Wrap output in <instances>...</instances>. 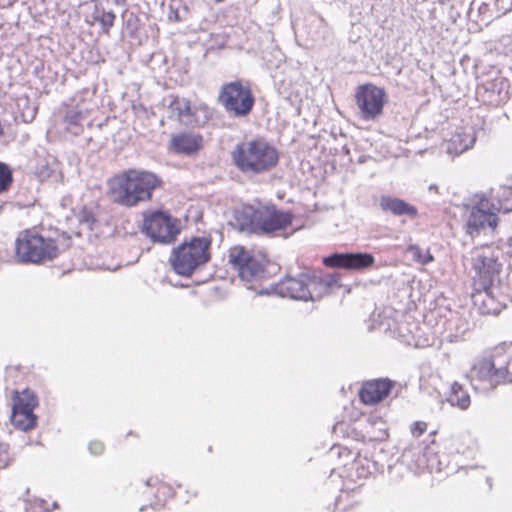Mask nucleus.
I'll list each match as a JSON object with an SVG mask.
<instances>
[{
  "instance_id": "f257e3e1",
  "label": "nucleus",
  "mask_w": 512,
  "mask_h": 512,
  "mask_svg": "<svg viewBox=\"0 0 512 512\" xmlns=\"http://www.w3.org/2000/svg\"><path fill=\"white\" fill-rule=\"evenodd\" d=\"M108 185L114 203L132 208L152 201L154 193L163 188L164 181L153 171L130 168L113 176Z\"/></svg>"
},
{
  "instance_id": "f03ea898",
  "label": "nucleus",
  "mask_w": 512,
  "mask_h": 512,
  "mask_svg": "<svg viewBox=\"0 0 512 512\" xmlns=\"http://www.w3.org/2000/svg\"><path fill=\"white\" fill-rule=\"evenodd\" d=\"M468 378L475 389H494L512 383V345L495 347L470 368Z\"/></svg>"
},
{
  "instance_id": "7ed1b4c3",
  "label": "nucleus",
  "mask_w": 512,
  "mask_h": 512,
  "mask_svg": "<svg viewBox=\"0 0 512 512\" xmlns=\"http://www.w3.org/2000/svg\"><path fill=\"white\" fill-rule=\"evenodd\" d=\"M228 263L249 288H256L270 278L271 259L264 248L233 245L228 250Z\"/></svg>"
},
{
  "instance_id": "20e7f679",
  "label": "nucleus",
  "mask_w": 512,
  "mask_h": 512,
  "mask_svg": "<svg viewBox=\"0 0 512 512\" xmlns=\"http://www.w3.org/2000/svg\"><path fill=\"white\" fill-rule=\"evenodd\" d=\"M231 159L243 174L260 175L277 166L279 153L267 141L252 139L238 143L231 151Z\"/></svg>"
},
{
  "instance_id": "39448f33",
  "label": "nucleus",
  "mask_w": 512,
  "mask_h": 512,
  "mask_svg": "<svg viewBox=\"0 0 512 512\" xmlns=\"http://www.w3.org/2000/svg\"><path fill=\"white\" fill-rule=\"evenodd\" d=\"M59 236H44L34 228L25 229L16 238V256L23 263L43 264L52 261L61 253Z\"/></svg>"
},
{
  "instance_id": "423d86ee",
  "label": "nucleus",
  "mask_w": 512,
  "mask_h": 512,
  "mask_svg": "<svg viewBox=\"0 0 512 512\" xmlns=\"http://www.w3.org/2000/svg\"><path fill=\"white\" fill-rule=\"evenodd\" d=\"M211 245V237L202 236L192 237L176 246L170 258L174 271L184 277L191 276L195 270L210 261Z\"/></svg>"
},
{
  "instance_id": "0eeeda50",
  "label": "nucleus",
  "mask_w": 512,
  "mask_h": 512,
  "mask_svg": "<svg viewBox=\"0 0 512 512\" xmlns=\"http://www.w3.org/2000/svg\"><path fill=\"white\" fill-rule=\"evenodd\" d=\"M181 230L180 220L168 210L149 209L142 213L141 232L154 243L170 245L177 240Z\"/></svg>"
},
{
  "instance_id": "6e6552de",
  "label": "nucleus",
  "mask_w": 512,
  "mask_h": 512,
  "mask_svg": "<svg viewBox=\"0 0 512 512\" xmlns=\"http://www.w3.org/2000/svg\"><path fill=\"white\" fill-rule=\"evenodd\" d=\"M218 102L227 113L235 117H246L253 110L255 97L249 82L235 80L221 86Z\"/></svg>"
},
{
  "instance_id": "1a4fd4ad",
  "label": "nucleus",
  "mask_w": 512,
  "mask_h": 512,
  "mask_svg": "<svg viewBox=\"0 0 512 512\" xmlns=\"http://www.w3.org/2000/svg\"><path fill=\"white\" fill-rule=\"evenodd\" d=\"M294 215L290 211L277 209L274 205H264L255 209L250 225L254 232L275 233L292 226Z\"/></svg>"
},
{
  "instance_id": "9d476101",
  "label": "nucleus",
  "mask_w": 512,
  "mask_h": 512,
  "mask_svg": "<svg viewBox=\"0 0 512 512\" xmlns=\"http://www.w3.org/2000/svg\"><path fill=\"white\" fill-rule=\"evenodd\" d=\"M11 421L20 430L28 431L36 427L37 416L34 409L38 406L36 394L25 389L21 392L14 391Z\"/></svg>"
},
{
  "instance_id": "9b49d317",
  "label": "nucleus",
  "mask_w": 512,
  "mask_h": 512,
  "mask_svg": "<svg viewBox=\"0 0 512 512\" xmlns=\"http://www.w3.org/2000/svg\"><path fill=\"white\" fill-rule=\"evenodd\" d=\"M354 98L360 117L367 121L377 119L383 113L387 101L384 89L371 83L358 86Z\"/></svg>"
},
{
  "instance_id": "f8f14e48",
  "label": "nucleus",
  "mask_w": 512,
  "mask_h": 512,
  "mask_svg": "<svg viewBox=\"0 0 512 512\" xmlns=\"http://www.w3.org/2000/svg\"><path fill=\"white\" fill-rule=\"evenodd\" d=\"M171 107L178 119L187 126L204 127L213 119L214 109L204 102L192 103L186 98H176L172 101Z\"/></svg>"
},
{
  "instance_id": "ddd939ff",
  "label": "nucleus",
  "mask_w": 512,
  "mask_h": 512,
  "mask_svg": "<svg viewBox=\"0 0 512 512\" xmlns=\"http://www.w3.org/2000/svg\"><path fill=\"white\" fill-rule=\"evenodd\" d=\"M318 285L317 278L308 274H300L298 277L287 276L276 287L278 294L296 300H313V291Z\"/></svg>"
},
{
  "instance_id": "4468645a",
  "label": "nucleus",
  "mask_w": 512,
  "mask_h": 512,
  "mask_svg": "<svg viewBox=\"0 0 512 512\" xmlns=\"http://www.w3.org/2000/svg\"><path fill=\"white\" fill-rule=\"evenodd\" d=\"M375 263V258L370 253H335L323 259V264L329 268L346 270H364Z\"/></svg>"
},
{
  "instance_id": "2eb2a0df",
  "label": "nucleus",
  "mask_w": 512,
  "mask_h": 512,
  "mask_svg": "<svg viewBox=\"0 0 512 512\" xmlns=\"http://www.w3.org/2000/svg\"><path fill=\"white\" fill-rule=\"evenodd\" d=\"M471 299L477 311L483 315H497L505 307L504 298L499 289H472Z\"/></svg>"
},
{
  "instance_id": "dca6fc26",
  "label": "nucleus",
  "mask_w": 512,
  "mask_h": 512,
  "mask_svg": "<svg viewBox=\"0 0 512 512\" xmlns=\"http://www.w3.org/2000/svg\"><path fill=\"white\" fill-rule=\"evenodd\" d=\"M497 225L496 213L490 210L487 201L482 200L472 207L466 222V232L473 235L485 227H490L494 231Z\"/></svg>"
},
{
  "instance_id": "f3484780",
  "label": "nucleus",
  "mask_w": 512,
  "mask_h": 512,
  "mask_svg": "<svg viewBox=\"0 0 512 512\" xmlns=\"http://www.w3.org/2000/svg\"><path fill=\"white\" fill-rule=\"evenodd\" d=\"M168 147L177 155L194 156L203 149L204 139L199 133L179 132L171 136Z\"/></svg>"
},
{
  "instance_id": "a211bd4d",
  "label": "nucleus",
  "mask_w": 512,
  "mask_h": 512,
  "mask_svg": "<svg viewBox=\"0 0 512 512\" xmlns=\"http://www.w3.org/2000/svg\"><path fill=\"white\" fill-rule=\"evenodd\" d=\"M392 387V382L385 379L366 381L362 384L358 395L363 404L377 405L388 397Z\"/></svg>"
},
{
  "instance_id": "6ab92c4d",
  "label": "nucleus",
  "mask_w": 512,
  "mask_h": 512,
  "mask_svg": "<svg viewBox=\"0 0 512 512\" xmlns=\"http://www.w3.org/2000/svg\"><path fill=\"white\" fill-rule=\"evenodd\" d=\"M472 262L477 265V268L480 269L481 267L482 270L496 276H499L502 270V263L499 261L498 251L488 245L474 249Z\"/></svg>"
},
{
  "instance_id": "aec40b11",
  "label": "nucleus",
  "mask_w": 512,
  "mask_h": 512,
  "mask_svg": "<svg viewBox=\"0 0 512 512\" xmlns=\"http://www.w3.org/2000/svg\"><path fill=\"white\" fill-rule=\"evenodd\" d=\"M379 205L383 212H390L395 216H407L412 219L418 216V210L414 205L397 197L381 196Z\"/></svg>"
},
{
  "instance_id": "412c9836",
  "label": "nucleus",
  "mask_w": 512,
  "mask_h": 512,
  "mask_svg": "<svg viewBox=\"0 0 512 512\" xmlns=\"http://www.w3.org/2000/svg\"><path fill=\"white\" fill-rule=\"evenodd\" d=\"M476 141L473 133L461 131L455 133L446 143V151L449 155L459 156L471 149Z\"/></svg>"
},
{
  "instance_id": "4be33fe9",
  "label": "nucleus",
  "mask_w": 512,
  "mask_h": 512,
  "mask_svg": "<svg viewBox=\"0 0 512 512\" xmlns=\"http://www.w3.org/2000/svg\"><path fill=\"white\" fill-rule=\"evenodd\" d=\"M150 493L154 496L157 503H164L175 494L174 485L164 478L157 476L150 477L147 481Z\"/></svg>"
},
{
  "instance_id": "5701e85b",
  "label": "nucleus",
  "mask_w": 512,
  "mask_h": 512,
  "mask_svg": "<svg viewBox=\"0 0 512 512\" xmlns=\"http://www.w3.org/2000/svg\"><path fill=\"white\" fill-rule=\"evenodd\" d=\"M447 401L454 407L466 410L471 404V397L462 384L454 382L447 395Z\"/></svg>"
},
{
  "instance_id": "b1692460",
  "label": "nucleus",
  "mask_w": 512,
  "mask_h": 512,
  "mask_svg": "<svg viewBox=\"0 0 512 512\" xmlns=\"http://www.w3.org/2000/svg\"><path fill=\"white\" fill-rule=\"evenodd\" d=\"M472 269L474 271V275L472 277V289H491L495 286V282L499 279V276L488 273L487 271L482 270L480 267L477 268V265L472 262Z\"/></svg>"
},
{
  "instance_id": "393cba45",
  "label": "nucleus",
  "mask_w": 512,
  "mask_h": 512,
  "mask_svg": "<svg viewBox=\"0 0 512 512\" xmlns=\"http://www.w3.org/2000/svg\"><path fill=\"white\" fill-rule=\"evenodd\" d=\"M346 470V476L352 480L366 479L370 475L368 460L366 458H361L358 453L355 455Z\"/></svg>"
},
{
  "instance_id": "a878e982",
  "label": "nucleus",
  "mask_w": 512,
  "mask_h": 512,
  "mask_svg": "<svg viewBox=\"0 0 512 512\" xmlns=\"http://www.w3.org/2000/svg\"><path fill=\"white\" fill-rule=\"evenodd\" d=\"M357 453L342 445H333L330 455L337 459L338 469H347Z\"/></svg>"
},
{
  "instance_id": "bb28decb",
  "label": "nucleus",
  "mask_w": 512,
  "mask_h": 512,
  "mask_svg": "<svg viewBox=\"0 0 512 512\" xmlns=\"http://www.w3.org/2000/svg\"><path fill=\"white\" fill-rule=\"evenodd\" d=\"M14 177L11 167L0 161V195L7 193L13 185Z\"/></svg>"
},
{
  "instance_id": "cd10ccee",
  "label": "nucleus",
  "mask_w": 512,
  "mask_h": 512,
  "mask_svg": "<svg viewBox=\"0 0 512 512\" xmlns=\"http://www.w3.org/2000/svg\"><path fill=\"white\" fill-rule=\"evenodd\" d=\"M428 429V423L425 421H415L410 425V433L413 437L419 438Z\"/></svg>"
},
{
  "instance_id": "c85d7f7f",
  "label": "nucleus",
  "mask_w": 512,
  "mask_h": 512,
  "mask_svg": "<svg viewBox=\"0 0 512 512\" xmlns=\"http://www.w3.org/2000/svg\"><path fill=\"white\" fill-rule=\"evenodd\" d=\"M84 119V114L81 111H70L65 116V122L69 125H80Z\"/></svg>"
},
{
  "instance_id": "c756f323",
  "label": "nucleus",
  "mask_w": 512,
  "mask_h": 512,
  "mask_svg": "<svg viewBox=\"0 0 512 512\" xmlns=\"http://www.w3.org/2000/svg\"><path fill=\"white\" fill-rule=\"evenodd\" d=\"M88 449L92 455L100 456L105 451V445L100 440H92L88 445Z\"/></svg>"
},
{
  "instance_id": "7c9ffc66",
  "label": "nucleus",
  "mask_w": 512,
  "mask_h": 512,
  "mask_svg": "<svg viewBox=\"0 0 512 512\" xmlns=\"http://www.w3.org/2000/svg\"><path fill=\"white\" fill-rule=\"evenodd\" d=\"M410 250L413 251L415 258L420 261L422 264H427L433 261V256L429 253H426L424 256L421 255L422 251L418 246H411Z\"/></svg>"
},
{
  "instance_id": "2f4dec72",
  "label": "nucleus",
  "mask_w": 512,
  "mask_h": 512,
  "mask_svg": "<svg viewBox=\"0 0 512 512\" xmlns=\"http://www.w3.org/2000/svg\"><path fill=\"white\" fill-rule=\"evenodd\" d=\"M115 20V15L112 12H103L100 18V22L104 30H108Z\"/></svg>"
},
{
  "instance_id": "473e14b6",
  "label": "nucleus",
  "mask_w": 512,
  "mask_h": 512,
  "mask_svg": "<svg viewBox=\"0 0 512 512\" xmlns=\"http://www.w3.org/2000/svg\"><path fill=\"white\" fill-rule=\"evenodd\" d=\"M185 493H186L187 495H186V496H184L183 498H184V500H185L186 502H189L191 498H193V497H197V495H198V493H197L196 489H195V488H193V487H191V488H189V489H186V490H185Z\"/></svg>"
},
{
  "instance_id": "72a5a7b5",
  "label": "nucleus",
  "mask_w": 512,
  "mask_h": 512,
  "mask_svg": "<svg viewBox=\"0 0 512 512\" xmlns=\"http://www.w3.org/2000/svg\"><path fill=\"white\" fill-rule=\"evenodd\" d=\"M436 434H437V431H436V430H435V431H432V432L430 433V437H433V439L431 440V443H432V444H434V443H435V439H434V437L436 436Z\"/></svg>"
},
{
  "instance_id": "f704fd0d",
  "label": "nucleus",
  "mask_w": 512,
  "mask_h": 512,
  "mask_svg": "<svg viewBox=\"0 0 512 512\" xmlns=\"http://www.w3.org/2000/svg\"><path fill=\"white\" fill-rule=\"evenodd\" d=\"M127 0H114V2L118 5H122L126 2Z\"/></svg>"
},
{
  "instance_id": "c9c22d12",
  "label": "nucleus",
  "mask_w": 512,
  "mask_h": 512,
  "mask_svg": "<svg viewBox=\"0 0 512 512\" xmlns=\"http://www.w3.org/2000/svg\"><path fill=\"white\" fill-rule=\"evenodd\" d=\"M216 3L223 2L224 0H214Z\"/></svg>"
}]
</instances>
